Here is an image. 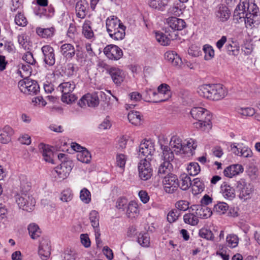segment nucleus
I'll list each match as a JSON object with an SVG mask.
<instances>
[{
    "mask_svg": "<svg viewBox=\"0 0 260 260\" xmlns=\"http://www.w3.org/2000/svg\"><path fill=\"white\" fill-rule=\"evenodd\" d=\"M164 190L168 193L174 192L178 188L179 181L176 175L171 174L165 176L162 180Z\"/></svg>",
    "mask_w": 260,
    "mask_h": 260,
    "instance_id": "nucleus-8",
    "label": "nucleus"
},
{
    "mask_svg": "<svg viewBox=\"0 0 260 260\" xmlns=\"http://www.w3.org/2000/svg\"><path fill=\"white\" fill-rule=\"evenodd\" d=\"M170 0H149V6L152 9L164 11Z\"/></svg>",
    "mask_w": 260,
    "mask_h": 260,
    "instance_id": "nucleus-32",
    "label": "nucleus"
},
{
    "mask_svg": "<svg viewBox=\"0 0 260 260\" xmlns=\"http://www.w3.org/2000/svg\"><path fill=\"white\" fill-rule=\"evenodd\" d=\"M14 134L13 129L9 125H6L3 128H0V142L4 144L9 143Z\"/></svg>",
    "mask_w": 260,
    "mask_h": 260,
    "instance_id": "nucleus-23",
    "label": "nucleus"
},
{
    "mask_svg": "<svg viewBox=\"0 0 260 260\" xmlns=\"http://www.w3.org/2000/svg\"><path fill=\"white\" fill-rule=\"evenodd\" d=\"M80 200L85 204H88L91 201L90 192L86 188H83L80 192Z\"/></svg>",
    "mask_w": 260,
    "mask_h": 260,
    "instance_id": "nucleus-57",
    "label": "nucleus"
},
{
    "mask_svg": "<svg viewBox=\"0 0 260 260\" xmlns=\"http://www.w3.org/2000/svg\"><path fill=\"white\" fill-rule=\"evenodd\" d=\"M88 8L89 5L86 0L78 1L75 7L77 16L79 18H84L87 14Z\"/></svg>",
    "mask_w": 260,
    "mask_h": 260,
    "instance_id": "nucleus-22",
    "label": "nucleus"
},
{
    "mask_svg": "<svg viewBox=\"0 0 260 260\" xmlns=\"http://www.w3.org/2000/svg\"><path fill=\"white\" fill-rule=\"evenodd\" d=\"M140 210L137 202L131 201L126 206V214L128 217L131 218H135L139 216Z\"/></svg>",
    "mask_w": 260,
    "mask_h": 260,
    "instance_id": "nucleus-26",
    "label": "nucleus"
},
{
    "mask_svg": "<svg viewBox=\"0 0 260 260\" xmlns=\"http://www.w3.org/2000/svg\"><path fill=\"white\" fill-rule=\"evenodd\" d=\"M80 254L73 249H67L63 254V260H79Z\"/></svg>",
    "mask_w": 260,
    "mask_h": 260,
    "instance_id": "nucleus-45",
    "label": "nucleus"
},
{
    "mask_svg": "<svg viewBox=\"0 0 260 260\" xmlns=\"http://www.w3.org/2000/svg\"><path fill=\"white\" fill-rule=\"evenodd\" d=\"M176 155L184 154V148L181 138L177 135L173 136L169 143V146Z\"/></svg>",
    "mask_w": 260,
    "mask_h": 260,
    "instance_id": "nucleus-17",
    "label": "nucleus"
},
{
    "mask_svg": "<svg viewBox=\"0 0 260 260\" xmlns=\"http://www.w3.org/2000/svg\"><path fill=\"white\" fill-rule=\"evenodd\" d=\"M189 203L185 200H180L175 204V207L179 210L182 211H186L189 209Z\"/></svg>",
    "mask_w": 260,
    "mask_h": 260,
    "instance_id": "nucleus-64",
    "label": "nucleus"
},
{
    "mask_svg": "<svg viewBox=\"0 0 260 260\" xmlns=\"http://www.w3.org/2000/svg\"><path fill=\"white\" fill-rule=\"evenodd\" d=\"M104 52L108 58L112 60H117L123 55L122 50L114 45L107 46L104 49Z\"/></svg>",
    "mask_w": 260,
    "mask_h": 260,
    "instance_id": "nucleus-15",
    "label": "nucleus"
},
{
    "mask_svg": "<svg viewBox=\"0 0 260 260\" xmlns=\"http://www.w3.org/2000/svg\"><path fill=\"white\" fill-rule=\"evenodd\" d=\"M129 121L135 125H140L142 123V116L139 112L131 111L127 115Z\"/></svg>",
    "mask_w": 260,
    "mask_h": 260,
    "instance_id": "nucleus-39",
    "label": "nucleus"
},
{
    "mask_svg": "<svg viewBox=\"0 0 260 260\" xmlns=\"http://www.w3.org/2000/svg\"><path fill=\"white\" fill-rule=\"evenodd\" d=\"M8 210L5 205L0 204V220H4L3 222L4 224H9L8 218Z\"/></svg>",
    "mask_w": 260,
    "mask_h": 260,
    "instance_id": "nucleus-58",
    "label": "nucleus"
},
{
    "mask_svg": "<svg viewBox=\"0 0 260 260\" xmlns=\"http://www.w3.org/2000/svg\"><path fill=\"white\" fill-rule=\"evenodd\" d=\"M29 234L31 238L36 239L38 238L41 234V230L38 225L34 223L29 224L28 226Z\"/></svg>",
    "mask_w": 260,
    "mask_h": 260,
    "instance_id": "nucleus-49",
    "label": "nucleus"
},
{
    "mask_svg": "<svg viewBox=\"0 0 260 260\" xmlns=\"http://www.w3.org/2000/svg\"><path fill=\"white\" fill-rule=\"evenodd\" d=\"M189 213H186L183 216V220L185 223L196 225L199 222L198 215L196 214L195 211L189 210Z\"/></svg>",
    "mask_w": 260,
    "mask_h": 260,
    "instance_id": "nucleus-35",
    "label": "nucleus"
},
{
    "mask_svg": "<svg viewBox=\"0 0 260 260\" xmlns=\"http://www.w3.org/2000/svg\"><path fill=\"white\" fill-rule=\"evenodd\" d=\"M18 86L22 92L29 95L36 94L40 89L38 83L28 78L20 80Z\"/></svg>",
    "mask_w": 260,
    "mask_h": 260,
    "instance_id": "nucleus-7",
    "label": "nucleus"
},
{
    "mask_svg": "<svg viewBox=\"0 0 260 260\" xmlns=\"http://www.w3.org/2000/svg\"><path fill=\"white\" fill-rule=\"evenodd\" d=\"M253 189L252 186L250 184L245 183L242 185L241 188L239 197L244 200H247L251 198Z\"/></svg>",
    "mask_w": 260,
    "mask_h": 260,
    "instance_id": "nucleus-34",
    "label": "nucleus"
},
{
    "mask_svg": "<svg viewBox=\"0 0 260 260\" xmlns=\"http://www.w3.org/2000/svg\"><path fill=\"white\" fill-rule=\"evenodd\" d=\"M191 117L197 121L193 123L198 129L208 132L212 127V115L207 109L201 107H194L191 109Z\"/></svg>",
    "mask_w": 260,
    "mask_h": 260,
    "instance_id": "nucleus-1",
    "label": "nucleus"
},
{
    "mask_svg": "<svg viewBox=\"0 0 260 260\" xmlns=\"http://www.w3.org/2000/svg\"><path fill=\"white\" fill-rule=\"evenodd\" d=\"M236 111L242 116H252L255 113V109L251 107H238Z\"/></svg>",
    "mask_w": 260,
    "mask_h": 260,
    "instance_id": "nucleus-52",
    "label": "nucleus"
},
{
    "mask_svg": "<svg viewBox=\"0 0 260 260\" xmlns=\"http://www.w3.org/2000/svg\"><path fill=\"white\" fill-rule=\"evenodd\" d=\"M112 126L111 121L109 117H106L99 125L98 128L100 131L110 129Z\"/></svg>",
    "mask_w": 260,
    "mask_h": 260,
    "instance_id": "nucleus-63",
    "label": "nucleus"
},
{
    "mask_svg": "<svg viewBox=\"0 0 260 260\" xmlns=\"http://www.w3.org/2000/svg\"><path fill=\"white\" fill-rule=\"evenodd\" d=\"M36 31L40 37L47 39L53 37L54 34L55 28L53 27L49 28L38 27L36 28Z\"/></svg>",
    "mask_w": 260,
    "mask_h": 260,
    "instance_id": "nucleus-33",
    "label": "nucleus"
},
{
    "mask_svg": "<svg viewBox=\"0 0 260 260\" xmlns=\"http://www.w3.org/2000/svg\"><path fill=\"white\" fill-rule=\"evenodd\" d=\"M60 51L67 59L70 60L75 56L76 50L73 45L65 43L60 46Z\"/></svg>",
    "mask_w": 260,
    "mask_h": 260,
    "instance_id": "nucleus-24",
    "label": "nucleus"
},
{
    "mask_svg": "<svg viewBox=\"0 0 260 260\" xmlns=\"http://www.w3.org/2000/svg\"><path fill=\"white\" fill-rule=\"evenodd\" d=\"M245 1V24L247 28L258 27L260 26V19L258 15L259 8L253 2Z\"/></svg>",
    "mask_w": 260,
    "mask_h": 260,
    "instance_id": "nucleus-4",
    "label": "nucleus"
},
{
    "mask_svg": "<svg viewBox=\"0 0 260 260\" xmlns=\"http://www.w3.org/2000/svg\"><path fill=\"white\" fill-rule=\"evenodd\" d=\"M149 94L150 96L154 98L153 102H165L172 96L171 87L166 83H162L158 86L157 92L150 90Z\"/></svg>",
    "mask_w": 260,
    "mask_h": 260,
    "instance_id": "nucleus-5",
    "label": "nucleus"
},
{
    "mask_svg": "<svg viewBox=\"0 0 260 260\" xmlns=\"http://www.w3.org/2000/svg\"><path fill=\"white\" fill-rule=\"evenodd\" d=\"M38 253L42 260H46L51 254L50 241L47 238H42L40 241Z\"/></svg>",
    "mask_w": 260,
    "mask_h": 260,
    "instance_id": "nucleus-14",
    "label": "nucleus"
},
{
    "mask_svg": "<svg viewBox=\"0 0 260 260\" xmlns=\"http://www.w3.org/2000/svg\"><path fill=\"white\" fill-rule=\"evenodd\" d=\"M107 31L112 39L116 41L122 40L125 35V26L116 16H111L106 21Z\"/></svg>",
    "mask_w": 260,
    "mask_h": 260,
    "instance_id": "nucleus-3",
    "label": "nucleus"
},
{
    "mask_svg": "<svg viewBox=\"0 0 260 260\" xmlns=\"http://www.w3.org/2000/svg\"><path fill=\"white\" fill-rule=\"evenodd\" d=\"M82 34L87 39L95 40V36L91 27V22L89 20H85L82 25Z\"/></svg>",
    "mask_w": 260,
    "mask_h": 260,
    "instance_id": "nucleus-29",
    "label": "nucleus"
},
{
    "mask_svg": "<svg viewBox=\"0 0 260 260\" xmlns=\"http://www.w3.org/2000/svg\"><path fill=\"white\" fill-rule=\"evenodd\" d=\"M182 5L181 4H174L168 10L170 15L179 16L182 13Z\"/></svg>",
    "mask_w": 260,
    "mask_h": 260,
    "instance_id": "nucleus-54",
    "label": "nucleus"
},
{
    "mask_svg": "<svg viewBox=\"0 0 260 260\" xmlns=\"http://www.w3.org/2000/svg\"><path fill=\"white\" fill-rule=\"evenodd\" d=\"M73 198V194L72 191L69 189L64 190L61 193L60 199L62 202H68L72 200Z\"/></svg>",
    "mask_w": 260,
    "mask_h": 260,
    "instance_id": "nucleus-62",
    "label": "nucleus"
},
{
    "mask_svg": "<svg viewBox=\"0 0 260 260\" xmlns=\"http://www.w3.org/2000/svg\"><path fill=\"white\" fill-rule=\"evenodd\" d=\"M156 41L162 46H167L170 44L171 38L168 35L161 31L155 32Z\"/></svg>",
    "mask_w": 260,
    "mask_h": 260,
    "instance_id": "nucleus-41",
    "label": "nucleus"
},
{
    "mask_svg": "<svg viewBox=\"0 0 260 260\" xmlns=\"http://www.w3.org/2000/svg\"><path fill=\"white\" fill-rule=\"evenodd\" d=\"M199 94L211 101H219L228 94L227 89L220 84H203L198 89Z\"/></svg>",
    "mask_w": 260,
    "mask_h": 260,
    "instance_id": "nucleus-2",
    "label": "nucleus"
},
{
    "mask_svg": "<svg viewBox=\"0 0 260 260\" xmlns=\"http://www.w3.org/2000/svg\"><path fill=\"white\" fill-rule=\"evenodd\" d=\"M165 58L168 61L171 62L175 65H177L181 62V59L176 52L173 51H169L165 54Z\"/></svg>",
    "mask_w": 260,
    "mask_h": 260,
    "instance_id": "nucleus-42",
    "label": "nucleus"
},
{
    "mask_svg": "<svg viewBox=\"0 0 260 260\" xmlns=\"http://www.w3.org/2000/svg\"><path fill=\"white\" fill-rule=\"evenodd\" d=\"M138 243L142 247H148L150 244V237L148 233H140L137 238Z\"/></svg>",
    "mask_w": 260,
    "mask_h": 260,
    "instance_id": "nucleus-43",
    "label": "nucleus"
},
{
    "mask_svg": "<svg viewBox=\"0 0 260 260\" xmlns=\"http://www.w3.org/2000/svg\"><path fill=\"white\" fill-rule=\"evenodd\" d=\"M77 158L79 161L87 164L90 161L91 156L90 152L86 148H84L82 151L78 153Z\"/></svg>",
    "mask_w": 260,
    "mask_h": 260,
    "instance_id": "nucleus-48",
    "label": "nucleus"
},
{
    "mask_svg": "<svg viewBox=\"0 0 260 260\" xmlns=\"http://www.w3.org/2000/svg\"><path fill=\"white\" fill-rule=\"evenodd\" d=\"M197 146L196 141L193 139H189L186 140V143L183 144L184 148V154L192 153V151L195 150Z\"/></svg>",
    "mask_w": 260,
    "mask_h": 260,
    "instance_id": "nucleus-51",
    "label": "nucleus"
},
{
    "mask_svg": "<svg viewBox=\"0 0 260 260\" xmlns=\"http://www.w3.org/2000/svg\"><path fill=\"white\" fill-rule=\"evenodd\" d=\"M75 88V84L73 82H65L60 84L57 89L62 94H70L74 90Z\"/></svg>",
    "mask_w": 260,
    "mask_h": 260,
    "instance_id": "nucleus-36",
    "label": "nucleus"
},
{
    "mask_svg": "<svg viewBox=\"0 0 260 260\" xmlns=\"http://www.w3.org/2000/svg\"><path fill=\"white\" fill-rule=\"evenodd\" d=\"M203 50L205 54L204 59L205 60H211L215 56V51L213 47L209 44H205L203 46Z\"/></svg>",
    "mask_w": 260,
    "mask_h": 260,
    "instance_id": "nucleus-44",
    "label": "nucleus"
},
{
    "mask_svg": "<svg viewBox=\"0 0 260 260\" xmlns=\"http://www.w3.org/2000/svg\"><path fill=\"white\" fill-rule=\"evenodd\" d=\"M244 169L241 165L235 164L227 167L223 171L225 176L228 178L233 177L243 172Z\"/></svg>",
    "mask_w": 260,
    "mask_h": 260,
    "instance_id": "nucleus-25",
    "label": "nucleus"
},
{
    "mask_svg": "<svg viewBox=\"0 0 260 260\" xmlns=\"http://www.w3.org/2000/svg\"><path fill=\"white\" fill-rule=\"evenodd\" d=\"M40 148L42 150V153L43 159L46 162L54 164L53 162V152L49 145L45 144H41Z\"/></svg>",
    "mask_w": 260,
    "mask_h": 260,
    "instance_id": "nucleus-31",
    "label": "nucleus"
},
{
    "mask_svg": "<svg viewBox=\"0 0 260 260\" xmlns=\"http://www.w3.org/2000/svg\"><path fill=\"white\" fill-rule=\"evenodd\" d=\"M228 209V205L224 202H219L214 206V210L220 214H224Z\"/></svg>",
    "mask_w": 260,
    "mask_h": 260,
    "instance_id": "nucleus-59",
    "label": "nucleus"
},
{
    "mask_svg": "<svg viewBox=\"0 0 260 260\" xmlns=\"http://www.w3.org/2000/svg\"><path fill=\"white\" fill-rule=\"evenodd\" d=\"M166 22L173 30H181L186 26V23L184 20L176 17H169L167 19Z\"/></svg>",
    "mask_w": 260,
    "mask_h": 260,
    "instance_id": "nucleus-21",
    "label": "nucleus"
},
{
    "mask_svg": "<svg viewBox=\"0 0 260 260\" xmlns=\"http://www.w3.org/2000/svg\"><path fill=\"white\" fill-rule=\"evenodd\" d=\"M101 93V92H97L85 94L79 101L78 105L81 107L98 106L99 104L98 94Z\"/></svg>",
    "mask_w": 260,
    "mask_h": 260,
    "instance_id": "nucleus-12",
    "label": "nucleus"
},
{
    "mask_svg": "<svg viewBox=\"0 0 260 260\" xmlns=\"http://www.w3.org/2000/svg\"><path fill=\"white\" fill-rule=\"evenodd\" d=\"M165 141L166 139L164 137H162L159 140V145L160 149L162 150L161 159L163 161L171 162L174 158V153H175L170 147L165 145Z\"/></svg>",
    "mask_w": 260,
    "mask_h": 260,
    "instance_id": "nucleus-16",
    "label": "nucleus"
},
{
    "mask_svg": "<svg viewBox=\"0 0 260 260\" xmlns=\"http://www.w3.org/2000/svg\"><path fill=\"white\" fill-rule=\"evenodd\" d=\"M31 68L29 64L20 63L18 66L17 74L24 79H28L30 75Z\"/></svg>",
    "mask_w": 260,
    "mask_h": 260,
    "instance_id": "nucleus-37",
    "label": "nucleus"
},
{
    "mask_svg": "<svg viewBox=\"0 0 260 260\" xmlns=\"http://www.w3.org/2000/svg\"><path fill=\"white\" fill-rule=\"evenodd\" d=\"M191 187L192 193L194 195H197L203 191L205 185L199 178H197L192 180Z\"/></svg>",
    "mask_w": 260,
    "mask_h": 260,
    "instance_id": "nucleus-38",
    "label": "nucleus"
},
{
    "mask_svg": "<svg viewBox=\"0 0 260 260\" xmlns=\"http://www.w3.org/2000/svg\"><path fill=\"white\" fill-rule=\"evenodd\" d=\"M192 183L190 178L187 174H184L181 176L180 188L182 190L187 189L191 186Z\"/></svg>",
    "mask_w": 260,
    "mask_h": 260,
    "instance_id": "nucleus-53",
    "label": "nucleus"
},
{
    "mask_svg": "<svg viewBox=\"0 0 260 260\" xmlns=\"http://www.w3.org/2000/svg\"><path fill=\"white\" fill-rule=\"evenodd\" d=\"M239 241V239L238 237L234 234H229L226 237V244L231 248L236 247L238 245Z\"/></svg>",
    "mask_w": 260,
    "mask_h": 260,
    "instance_id": "nucleus-50",
    "label": "nucleus"
},
{
    "mask_svg": "<svg viewBox=\"0 0 260 260\" xmlns=\"http://www.w3.org/2000/svg\"><path fill=\"white\" fill-rule=\"evenodd\" d=\"M154 152V143L151 141L145 140L140 144L138 154L139 157H145L144 158L151 160Z\"/></svg>",
    "mask_w": 260,
    "mask_h": 260,
    "instance_id": "nucleus-9",
    "label": "nucleus"
},
{
    "mask_svg": "<svg viewBox=\"0 0 260 260\" xmlns=\"http://www.w3.org/2000/svg\"><path fill=\"white\" fill-rule=\"evenodd\" d=\"M35 14L42 17H51L54 15V9L51 6L39 7L34 10Z\"/></svg>",
    "mask_w": 260,
    "mask_h": 260,
    "instance_id": "nucleus-30",
    "label": "nucleus"
},
{
    "mask_svg": "<svg viewBox=\"0 0 260 260\" xmlns=\"http://www.w3.org/2000/svg\"><path fill=\"white\" fill-rule=\"evenodd\" d=\"M225 48L228 54L237 55L239 53L240 47L236 42L232 41L225 45Z\"/></svg>",
    "mask_w": 260,
    "mask_h": 260,
    "instance_id": "nucleus-40",
    "label": "nucleus"
},
{
    "mask_svg": "<svg viewBox=\"0 0 260 260\" xmlns=\"http://www.w3.org/2000/svg\"><path fill=\"white\" fill-rule=\"evenodd\" d=\"M215 18L218 22L224 23L231 17V12L229 7L223 4L218 5L215 11Z\"/></svg>",
    "mask_w": 260,
    "mask_h": 260,
    "instance_id": "nucleus-13",
    "label": "nucleus"
},
{
    "mask_svg": "<svg viewBox=\"0 0 260 260\" xmlns=\"http://www.w3.org/2000/svg\"><path fill=\"white\" fill-rule=\"evenodd\" d=\"M172 169V165L171 162L168 161H163L160 164L158 170V174L160 176L164 175L171 174L170 173L171 170Z\"/></svg>",
    "mask_w": 260,
    "mask_h": 260,
    "instance_id": "nucleus-46",
    "label": "nucleus"
},
{
    "mask_svg": "<svg viewBox=\"0 0 260 260\" xmlns=\"http://www.w3.org/2000/svg\"><path fill=\"white\" fill-rule=\"evenodd\" d=\"M44 56V61L49 66H53L55 62L54 50L50 45H44L41 48Z\"/></svg>",
    "mask_w": 260,
    "mask_h": 260,
    "instance_id": "nucleus-18",
    "label": "nucleus"
},
{
    "mask_svg": "<svg viewBox=\"0 0 260 260\" xmlns=\"http://www.w3.org/2000/svg\"><path fill=\"white\" fill-rule=\"evenodd\" d=\"M15 200L20 209L28 212H30L33 209L36 204L34 198L24 192L17 193Z\"/></svg>",
    "mask_w": 260,
    "mask_h": 260,
    "instance_id": "nucleus-6",
    "label": "nucleus"
},
{
    "mask_svg": "<svg viewBox=\"0 0 260 260\" xmlns=\"http://www.w3.org/2000/svg\"><path fill=\"white\" fill-rule=\"evenodd\" d=\"M150 161L144 158L141 159L138 164L139 176L143 180L149 179L152 175Z\"/></svg>",
    "mask_w": 260,
    "mask_h": 260,
    "instance_id": "nucleus-11",
    "label": "nucleus"
},
{
    "mask_svg": "<svg viewBox=\"0 0 260 260\" xmlns=\"http://www.w3.org/2000/svg\"><path fill=\"white\" fill-rule=\"evenodd\" d=\"M73 167V162L71 160H67L61 162L59 166L56 167L54 170V175L60 180H63L69 175Z\"/></svg>",
    "mask_w": 260,
    "mask_h": 260,
    "instance_id": "nucleus-10",
    "label": "nucleus"
},
{
    "mask_svg": "<svg viewBox=\"0 0 260 260\" xmlns=\"http://www.w3.org/2000/svg\"><path fill=\"white\" fill-rule=\"evenodd\" d=\"M89 219L91 225L93 229H94V230H95L96 228H99V216L98 212H96L95 210L92 211L90 213Z\"/></svg>",
    "mask_w": 260,
    "mask_h": 260,
    "instance_id": "nucleus-55",
    "label": "nucleus"
},
{
    "mask_svg": "<svg viewBox=\"0 0 260 260\" xmlns=\"http://www.w3.org/2000/svg\"><path fill=\"white\" fill-rule=\"evenodd\" d=\"M186 170L189 175L196 176L198 175L200 171V167L196 162H191L188 164L186 168Z\"/></svg>",
    "mask_w": 260,
    "mask_h": 260,
    "instance_id": "nucleus-47",
    "label": "nucleus"
},
{
    "mask_svg": "<svg viewBox=\"0 0 260 260\" xmlns=\"http://www.w3.org/2000/svg\"><path fill=\"white\" fill-rule=\"evenodd\" d=\"M109 73L113 82L117 85H120L125 77L124 72L117 68L112 67L109 69Z\"/></svg>",
    "mask_w": 260,
    "mask_h": 260,
    "instance_id": "nucleus-19",
    "label": "nucleus"
},
{
    "mask_svg": "<svg viewBox=\"0 0 260 260\" xmlns=\"http://www.w3.org/2000/svg\"><path fill=\"white\" fill-rule=\"evenodd\" d=\"M220 188V192L225 199L232 200L235 198L236 196L235 189L231 185L223 183L221 184Z\"/></svg>",
    "mask_w": 260,
    "mask_h": 260,
    "instance_id": "nucleus-28",
    "label": "nucleus"
},
{
    "mask_svg": "<svg viewBox=\"0 0 260 260\" xmlns=\"http://www.w3.org/2000/svg\"><path fill=\"white\" fill-rule=\"evenodd\" d=\"M246 14V10L245 9V1L244 0L242 2H240L236 6L234 13V19L238 21L239 20L241 21L243 20L245 21Z\"/></svg>",
    "mask_w": 260,
    "mask_h": 260,
    "instance_id": "nucleus-27",
    "label": "nucleus"
},
{
    "mask_svg": "<svg viewBox=\"0 0 260 260\" xmlns=\"http://www.w3.org/2000/svg\"><path fill=\"white\" fill-rule=\"evenodd\" d=\"M15 22L16 24L20 26H25L27 24V21L24 14L18 12L15 18Z\"/></svg>",
    "mask_w": 260,
    "mask_h": 260,
    "instance_id": "nucleus-60",
    "label": "nucleus"
},
{
    "mask_svg": "<svg viewBox=\"0 0 260 260\" xmlns=\"http://www.w3.org/2000/svg\"><path fill=\"white\" fill-rule=\"evenodd\" d=\"M199 235L201 237L207 240H213L214 238L212 232L207 228H202L199 231Z\"/></svg>",
    "mask_w": 260,
    "mask_h": 260,
    "instance_id": "nucleus-61",
    "label": "nucleus"
},
{
    "mask_svg": "<svg viewBox=\"0 0 260 260\" xmlns=\"http://www.w3.org/2000/svg\"><path fill=\"white\" fill-rule=\"evenodd\" d=\"M188 53L192 57H198L202 54V51L200 46L196 44L190 45L188 49Z\"/></svg>",
    "mask_w": 260,
    "mask_h": 260,
    "instance_id": "nucleus-56",
    "label": "nucleus"
},
{
    "mask_svg": "<svg viewBox=\"0 0 260 260\" xmlns=\"http://www.w3.org/2000/svg\"><path fill=\"white\" fill-rule=\"evenodd\" d=\"M191 209L192 211H195L198 218H208L212 214V211L211 208L205 206L193 205L191 206Z\"/></svg>",
    "mask_w": 260,
    "mask_h": 260,
    "instance_id": "nucleus-20",
    "label": "nucleus"
}]
</instances>
